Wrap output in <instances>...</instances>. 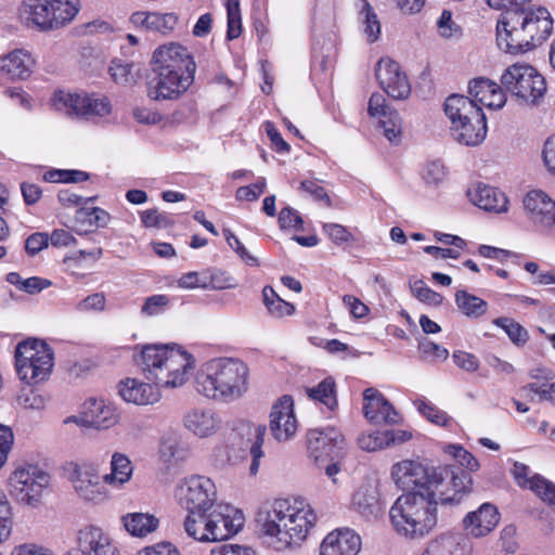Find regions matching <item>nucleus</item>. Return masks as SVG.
Here are the masks:
<instances>
[{"mask_svg": "<svg viewBox=\"0 0 555 555\" xmlns=\"http://www.w3.org/2000/svg\"><path fill=\"white\" fill-rule=\"evenodd\" d=\"M134 64L127 63L121 60L115 59L112 61L108 73L112 79L117 83H128L133 81L135 75L133 74Z\"/></svg>", "mask_w": 555, "mask_h": 555, "instance_id": "nucleus-52", "label": "nucleus"}, {"mask_svg": "<svg viewBox=\"0 0 555 555\" xmlns=\"http://www.w3.org/2000/svg\"><path fill=\"white\" fill-rule=\"evenodd\" d=\"M504 90L519 104L538 105L546 92L545 78L529 64H513L501 76Z\"/></svg>", "mask_w": 555, "mask_h": 555, "instance_id": "nucleus-9", "label": "nucleus"}, {"mask_svg": "<svg viewBox=\"0 0 555 555\" xmlns=\"http://www.w3.org/2000/svg\"><path fill=\"white\" fill-rule=\"evenodd\" d=\"M112 472L106 474L103 479L109 485H122L128 481L132 474V465L130 460L120 453H115L111 461Z\"/></svg>", "mask_w": 555, "mask_h": 555, "instance_id": "nucleus-43", "label": "nucleus"}, {"mask_svg": "<svg viewBox=\"0 0 555 555\" xmlns=\"http://www.w3.org/2000/svg\"><path fill=\"white\" fill-rule=\"evenodd\" d=\"M12 529V512L5 495L0 492V542L7 540Z\"/></svg>", "mask_w": 555, "mask_h": 555, "instance_id": "nucleus-59", "label": "nucleus"}, {"mask_svg": "<svg viewBox=\"0 0 555 555\" xmlns=\"http://www.w3.org/2000/svg\"><path fill=\"white\" fill-rule=\"evenodd\" d=\"M512 473L520 487H528L544 502L555 507V483L540 475L530 477L529 466L519 462L514 463Z\"/></svg>", "mask_w": 555, "mask_h": 555, "instance_id": "nucleus-23", "label": "nucleus"}, {"mask_svg": "<svg viewBox=\"0 0 555 555\" xmlns=\"http://www.w3.org/2000/svg\"><path fill=\"white\" fill-rule=\"evenodd\" d=\"M140 217L145 228L167 229L173 224L170 215L162 212L156 208L142 211Z\"/></svg>", "mask_w": 555, "mask_h": 555, "instance_id": "nucleus-53", "label": "nucleus"}, {"mask_svg": "<svg viewBox=\"0 0 555 555\" xmlns=\"http://www.w3.org/2000/svg\"><path fill=\"white\" fill-rule=\"evenodd\" d=\"M159 455L165 463L177 464L186 456V451L173 438H163L159 446Z\"/></svg>", "mask_w": 555, "mask_h": 555, "instance_id": "nucleus-48", "label": "nucleus"}, {"mask_svg": "<svg viewBox=\"0 0 555 555\" xmlns=\"http://www.w3.org/2000/svg\"><path fill=\"white\" fill-rule=\"evenodd\" d=\"M524 207L530 222L551 232L555 223V202L543 191H530L524 198Z\"/></svg>", "mask_w": 555, "mask_h": 555, "instance_id": "nucleus-16", "label": "nucleus"}, {"mask_svg": "<svg viewBox=\"0 0 555 555\" xmlns=\"http://www.w3.org/2000/svg\"><path fill=\"white\" fill-rule=\"evenodd\" d=\"M167 349V346L147 345L137 359L145 378L155 385L158 384V380H165L162 369Z\"/></svg>", "mask_w": 555, "mask_h": 555, "instance_id": "nucleus-28", "label": "nucleus"}, {"mask_svg": "<svg viewBox=\"0 0 555 555\" xmlns=\"http://www.w3.org/2000/svg\"><path fill=\"white\" fill-rule=\"evenodd\" d=\"M377 408V414L366 411V418L375 424L386 423L396 424L399 422V414L390 402L383 395H375V399L369 403L367 408Z\"/></svg>", "mask_w": 555, "mask_h": 555, "instance_id": "nucleus-41", "label": "nucleus"}, {"mask_svg": "<svg viewBox=\"0 0 555 555\" xmlns=\"http://www.w3.org/2000/svg\"><path fill=\"white\" fill-rule=\"evenodd\" d=\"M344 447L345 439L334 427L311 429L308 433V450L310 456L319 465L325 461H335L340 457Z\"/></svg>", "mask_w": 555, "mask_h": 555, "instance_id": "nucleus-12", "label": "nucleus"}, {"mask_svg": "<svg viewBox=\"0 0 555 555\" xmlns=\"http://www.w3.org/2000/svg\"><path fill=\"white\" fill-rule=\"evenodd\" d=\"M44 4L41 0H24L18 9V17L23 25L28 28L36 29L39 31H47L57 29V20H47V15L43 14Z\"/></svg>", "mask_w": 555, "mask_h": 555, "instance_id": "nucleus-30", "label": "nucleus"}, {"mask_svg": "<svg viewBox=\"0 0 555 555\" xmlns=\"http://www.w3.org/2000/svg\"><path fill=\"white\" fill-rule=\"evenodd\" d=\"M248 366L235 358L209 361L196 377V389L207 398L233 401L248 389Z\"/></svg>", "mask_w": 555, "mask_h": 555, "instance_id": "nucleus-7", "label": "nucleus"}, {"mask_svg": "<svg viewBox=\"0 0 555 555\" xmlns=\"http://www.w3.org/2000/svg\"><path fill=\"white\" fill-rule=\"evenodd\" d=\"M269 426L278 441H286L296 434L297 421L294 414V400L291 396L284 395L273 404Z\"/></svg>", "mask_w": 555, "mask_h": 555, "instance_id": "nucleus-17", "label": "nucleus"}, {"mask_svg": "<svg viewBox=\"0 0 555 555\" xmlns=\"http://www.w3.org/2000/svg\"><path fill=\"white\" fill-rule=\"evenodd\" d=\"M451 132L459 143L476 146L485 140L487 134L486 115L480 111L474 115V118L451 127Z\"/></svg>", "mask_w": 555, "mask_h": 555, "instance_id": "nucleus-29", "label": "nucleus"}, {"mask_svg": "<svg viewBox=\"0 0 555 555\" xmlns=\"http://www.w3.org/2000/svg\"><path fill=\"white\" fill-rule=\"evenodd\" d=\"M468 92L470 100L478 105L490 108H502L506 102L504 88L487 78H476L469 82Z\"/></svg>", "mask_w": 555, "mask_h": 555, "instance_id": "nucleus-25", "label": "nucleus"}, {"mask_svg": "<svg viewBox=\"0 0 555 555\" xmlns=\"http://www.w3.org/2000/svg\"><path fill=\"white\" fill-rule=\"evenodd\" d=\"M53 350L39 339L21 341L15 349V367L18 377L26 384L46 380L53 369Z\"/></svg>", "mask_w": 555, "mask_h": 555, "instance_id": "nucleus-8", "label": "nucleus"}, {"mask_svg": "<svg viewBox=\"0 0 555 555\" xmlns=\"http://www.w3.org/2000/svg\"><path fill=\"white\" fill-rule=\"evenodd\" d=\"M493 324L502 328L516 346H524L529 340L528 331L512 318H496L493 320Z\"/></svg>", "mask_w": 555, "mask_h": 555, "instance_id": "nucleus-46", "label": "nucleus"}, {"mask_svg": "<svg viewBox=\"0 0 555 555\" xmlns=\"http://www.w3.org/2000/svg\"><path fill=\"white\" fill-rule=\"evenodd\" d=\"M195 70L186 48L179 43L159 47L153 54L149 96L156 101L178 99L193 83Z\"/></svg>", "mask_w": 555, "mask_h": 555, "instance_id": "nucleus-5", "label": "nucleus"}, {"mask_svg": "<svg viewBox=\"0 0 555 555\" xmlns=\"http://www.w3.org/2000/svg\"><path fill=\"white\" fill-rule=\"evenodd\" d=\"M356 5L359 8V21L367 41H377L380 36V22L373 7L367 0H358Z\"/></svg>", "mask_w": 555, "mask_h": 555, "instance_id": "nucleus-39", "label": "nucleus"}, {"mask_svg": "<svg viewBox=\"0 0 555 555\" xmlns=\"http://www.w3.org/2000/svg\"><path fill=\"white\" fill-rule=\"evenodd\" d=\"M391 477L403 491L436 493L441 506H457L473 491V478L456 467H428L420 461L403 460L391 468Z\"/></svg>", "mask_w": 555, "mask_h": 555, "instance_id": "nucleus-2", "label": "nucleus"}, {"mask_svg": "<svg viewBox=\"0 0 555 555\" xmlns=\"http://www.w3.org/2000/svg\"><path fill=\"white\" fill-rule=\"evenodd\" d=\"M41 2L44 4L43 14L47 15V20H51L54 24L53 18H56L57 28L70 22L78 13L76 5L68 0H41Z\"/></svg>", "mask_w": 555, "mask_h": 555, "instance_id": "nucleus-38", "label": "nucleus"}, {"mask_svg": "<svg viewBox=\"0 0 555 555\" xmlns=\"http://www.w3.org/2000/svg\"><path fill=\"white\" fill-rule=\"evenodd\" d=\"M323 231L336 245L350 243L354 240L352 233L346 227L338 223H324Z\"/></svg>", "mask_w": 555, "mask_h": 555, "instance_id": "nucleus-56", "label": "nucleus"}, {"mask_svg": "<svg viewBox=\"0 0 555 555\" xmlns=\"http://www.w3.org/2000/svg\"><path fill=\"white\" fill-rule=\"evenodd\" d=\"M455 302L459 310L468 318L478 319L488 311V304L483 299L467 293L464 289L455 293Z\"/></svg>", "mask_w": 555, "mask_h": 555, "instance_id": "nucleus-40", "label": "nucleus"}, {"mask_svg": "<svg viewBox=\"0 0 555 555\" xmlns=\"http://www.w3.org/2000/svg\"><path fill=\"white\" fill-rule=\"evenodd\" d=\"M72 482L79 498L87 502L100 503L107 496L104 479L92 465H75Z\"/></svg>", "mask_w": 555, "mask_h": 555, "instance_id": "nucleus-15", "label": "nucleus"}, {"mask_svg": "<svg viewBox=\"0 0 555 555\" xmlns=\"http://www.w3.org/2000/svg\"><path fill=\"white\" fill-rule=\"evenodd\" d=\"M227 17H228V30L227 38L234 40L240 37L242 33V18L238 0L227 1Z\"/></svg>", "mask_w": 555, "mask_h": 555, "instance_id": "nucleus-50", "label": "nucleus"}, {"mask_svg": "<svg viewBox=\"0 0 555 555\" xmlns=\"http://www.w3.org/2000/svg\"><path fill=\"white\" fill-rule=\"evenodd\" d=\"M418 350L424 359H430L433 361H444L449 357V351L444 347L435 344L427 338L420 341Z\"/></svg>", "mask_w": 555, "mask_h": 555, "instance_id": "nucleus-57", "label": "nucleus"}, {"mask_svg": "<svg viewBox=\"0 0 555 555\" xmlns=\"http://www.w3.org/2000/svg\"><path fill=\"white\" fill-rule=\"evenodd\" d=\"M210 555H256V552L245 545L238 544H223L219 547L212 548Z\"/></svg>", "mask_w": 555, "mask_h": 555, "instance_id": "nucleus-64", "label": "nucleus"}, {"mask_svg": "<svg viewBox=\"0 0 555 555\" xmlns=\"http://www.w3.org/2000/svg\"><path fill=\"white\" fill-rule=\"evenodd\" d=\"M421 555H468V545L457 535L441 534L431 540Z\"/></svg>", "mask_w": 555, "mask_h": 555, "instance_id": "nucleus-35", "label": "nucleus"}, {"mask_svg": "<svg viewBox=\"0 0 555 555\" xmlns=\"http://www.w3.org/2000/svg\"><path fill=\"white\" fill-rule=\"evenodd\" d=\"M57 176V181L65 183H78L87 181L89 173L80 170H54L49 171L44 178L49 181H55L54 178Z\"/></svg>", "mask_w": 555, "mask_h": 555, "instance_id": "nucleus-62", "label": "nucleus"}, {"mask_svg": "<svg viewBox=\"0 0 555 555\" xmlns=\"http://www.w3.org/2000/svg\"><path fill=\"white\" fill-rule=\"evenodd\" d=\"M335 388V380L332 377H326L318 386L307 388L306 392L310 399L323 403L332 411L337 406Z\"/></svg>", "mask_w": 555, "mask_h": 555, "instance_id": "nucleus-42", "label": "nucleus"}, {"mask_svg": "<svg viewBox=\"0 0 555 555\" xmlns=\"http://www.w3.org/2000/svg\"><path fill=\"white\" fill-rule=\"evenodd\" d=\"M361 545V538L353 530L336 529L323 539L320 555H357Z\"/></svg>", "mask_w": 555, "mask_h": 555, "instance_id": "nucleus-21", "label": "nucleus"}, {"mask_svg": "<svg viewBox=\"0 0 555 555\" xmlns=\"http://www.w3.org/2000/svg\"><path fill=\"white\" fill-rule=\"evenodd\" d=\"M163 362V375L165 380H158L157 386L176 388L182 386L188 379V371L193 369L192 356L179 349H167Z\"/></svg>", "mask_w": 555, "mask_h": 555, "instance_id": "nucleus-18", "label": "nucleus"}, {"mask_svg": "<svg viewBox=\"0 0 555 555\" xmlns=\"http://www.w3.org/2000/svg\"><path fill=\"white\" fill-rule=\"evenodd\" d=\"M78 550L86 555H121L112 539L101 528L87 526L77 533Z\"/></svg>", "mask_w": 555, "mask_h": 555, "instance_id": "nucleus-20", "label": "nucleus"}, {"mask_svg": "<svg viewBox=\"0 0 555 555\" xmlns=\"http://www.w3.org/2000/svg\"><path fill=\"white\" fill-rule=\"evenodd\" d=\"M220 420L211 410L194 409L184 416V426L198 437H208L219 427Z\"/></svg>", "mask_w": 555, "mask_h": 555, "instance_id": "nucleus-33", "label": "nucleus"}, {"mask_svg": "<svg viewBox=\"0 0 555 555\" xmlns=\"http://www.w3.org/2000/svg\"><path fill=\"white\" fill-rule=\"evenodd\" d=\"M181 506L188 511L183 527L186 534L199 542H218L235 535L244 525L243 513L217 501L212 480L192 476L180 487Z\"/></svg>", "mask_w": 555, "mask_h": 555, "instance_id": "nucleus-1", "label": "nucleus"}, {"mask_svg": "<svg viewBox=\"0 0 555 555\" xmlns=\"http://www.w3.org/2000/svg\"><path fill=\"white\" fill-rule=\"evenodd\" d=\"M411 292L417 299L431 306H440L443 300L442 295L429 288L422 280L411 285Z\"/></svg>", "mask_w": 555, "mask_h": 555, "instance_id": "nucleus-54", "label": "nucleus"}, {"mask_svg": "<svg viewBox=\"0 0 555 555\" xmlns=\"http://www.w3.org/2000/svg\"><path fill=\"white\" fill-rule=\"evenodd\" d=\"M351 506L369 520L378 518L384 512L377 487L372 483H364L354 491Z\"/></svg>", "mask_w": 555, "mask_h": 555, "instance_id": "nucleus-26", "label": "nucleus"}, {"mask_svg": "<svg viewBox=\"0 0 555 555\" xmlns=\"http://www.w3.org/2000/svg\"><path fill=\"white\" fill-rule=\"evenodd\" d=\"M279 225L282 230L295 229L296 231L302 230V218L298 211L289 206L281 209L278 218Z\"/></svg>", "mask_w": 555, "mask_h": 555, "instance_id": "nucleus-60", "label": "nucleus"}, {"mask_svg": "<svg viewBox=\"0 0 555 555\" xmlns=\"http://www.w3.org/2000/svg\"><path fill=\"white\" fill-rule=\"evenodd\" d=\"M34 61L24 50H15L0 59V70L12 79H25L31 73Z\"/></svg>", "mask_w": 555, "mask_h": 555, "instance_id": "nucleus-34", "label": "nucleus"}, {"mask_svg": "<svg viewBox=\"0 0 555 555\" xmlns=\"http://www.w3.org/2000/svg\"><path fill=\"white\" fill-rule=\"evenodd\" d=\"M418 411L422 415H424L429 422L446 426L448 422L450 421V417L448 414L441 410H439L437 406L431 404L430 402L421 401L418 403Z\"/></svg>", "mask_w": 555, "mask_h": 555, "instance_id": "nucleus-61", "label": "nucleus"}, {"mask_svg": "<svg viewBox=\"0 0 555 555\" xmlns=\"http://www.w3.org/2000/svg\"><path fill=\"white\" fill-rule=\"evenodd\" d=\"M500 514L498 508L483 503L478 509L469 512L463 518V528L475 538H481L490 533L499 524Z\"/></svg>", "mask_w": 555, "mask_h": 555, "instance_id": "nucleus-22", "label": "nucleus"}, {"mask_svg": "<svg viewBox=\"0 0 555 555\" xmlns=\"http://www.w3.org/2000/svg\"><path fill=\"white\" fill-rule=\"evenodd\" d=\"M157 385H152L151 382L143 383L134 378H127L121 380L118 385V393L129 403L138 405L153 404L160 398Z\"/></svg>", "mask_w": 555, "mask_h": 555, "instance_id": "nucleus-27", "label": "nucleus"}, {"mask_svg": "<svg viewBox=\"0 0 555 555\" xmlns=\"http://www.w3.org/2000/svg\"><path fill=\"white\" fill-rule=\"evenodd\" d=\"M521 391L525 393L526 398L530 401H535V396H538V402L547 401L552 404H555V383H530L521 388Z\"/></svg>", "mask_w": 555, "mask_h": 555, "instance_id": "nucleus-47", "label": "nucleus"}, {"mask_svg": "<svg viewBox=\"0 0 555 555\" xmlns=\"http://www.w3.org/2000/svg\"><path fill=\"white\" fill-rule=\"evenodd\" d=\"M386 430H376L367 435H362L358 439V444L362 450L373 452L391 444L392 436H388Z\"/></svg>", "mask_w": 555, "mask_h": 555, "instance_id": "nucleus-49", "label": "nucleus"}, {"mask_svg": "<svg viewBox=\"0 0 555 555\" xmlns=\"http://www.w3.org/2000/svg\"><path fill=\"white\" fill-rule=\"evenodd\" d=\"M266 430L267 428L263 425L251 424L246 426V446L248 447L249 454L251 456V463L249 466V474L251 476H255L258 473L260 459L263 456L262 444Z\"/></svg>", "mask_w": 555, "mask_h": 555, "instance_id": "nucleus-36", "label": "nucleus"}, {"mask_svg": "<svg viewBox=\"0 0 555 555\" xmlns=\"http://www.w3.org/2000/svg\"><path fill=\"white\" fill-rule=\"evenodd\" d=\"M118 421L119 414L111 402L90 398L83 403L80 416H68L64 423H76L85 427L107 429L116 425Z\"/></svg>", "mask_w": 555, "mask_h": 555, "instance_id": "nucleus-14", "label": "nucleus"}, {"mask_svg": "<svg viewBox=\"0 0 555 555\" xmlns=\"http://www.w3.org/2000/svg\"><path fill=\"white\" fill-rule=\"evenodd\" d=\"M125 529L134 537H145L158 527V519L150 514L131 513L122 516Z\"/></svg>", "mask_w": 555, "mask_h": 555, "instance_id": "nucleus-37", "label": "nucleus"}, {"mask_svg": "<svg viewBox=\"0 0 555 555\" xmlns=\"http://www.w3.org/2000/svg\"><path fill=\"white\" fill-rule=\"evenodd\" d=\"M369 114L379 118L380 127L385 137L391 142L397 143L401 137V118L399 113L386 104V100L380 93H373L369 101Z\"/></svg>", "mask_w": 555, "mask_h": 555, "instance_id": "nucleus-19", "label": "nucleus"}, {"mask_svg": "<svg viewBox=\"0 0 555 555\" xmlns=\"http://www.w3.org/2000/svg\"><path fill=\"white\" fill-rule=\"evenodd\" d=\"M375 76L380 88L395 100H405L411 93V83L398 62L382 57L375 67Z\"/></svg>", "mask_w": 555, "mask_h": 555, "instance_id": "nucleus-13", "label": "nucleus"}, {"mask_svg": "<svg viewBox=\"0 0 555 555\" xmlns=\"http://www.w3.org/2000/svg\"><path fill=\"white\" fill-rule=\"evenodd\" d=\"M438 505L440 499L436 493L408 492L392 504L389 517L397 533L409 539H422L437 527Z\"/></svg>", "mask_w": 555, "mask_h": 555, "instance_id": "nucleus-6", "label": "nucleus"}, {"mask_svg": "<svg viewBox=\"0 0 555 555\" xmlns=\"http://www.w3.org/2000/svg\"><path fill=\"white\" fill-rule=\"evenodd\" d=\"M54 105L64 109L68 115L89 118L91 116H106L111 113V104L105 96L89 94H73L64 91L55 92Z\"/></svg>", "mask_w": 555, "mask_h": 555, "instance_id": "nucleus-11", "label": "nucleus"}, {"mask_svg": "<svg viewBox=\"0 0 555 555\" xmlns=\"http://www.w3.org/2000/svg\"><path fill=\"white\" fill-rule=\"evenodd\" d=\"M446 177L444 165L439 160L428 163L423 170V178L428 184H438Z\"/></svg>", "mask_w": 555, "mask_h": 555, "instance_id": "nucleus-63", "label": "nucleus"}, {"mask_svg": "<svg viewBox=\"0 0 555 555\" xmlns=\"http://www.w3.org/2000/svg\"><path fill=\"white\" fill-rule=\"evenodd\" d=\"M50 476L36 465L18 467L10 477V492L15 499L29 506H36Z\"/></svg>", "mask_w": 555, "mask_h": 555, "instance_id": "nucleus-10", "label": "nucleus"}, {"mask_svg": "<svg viewBox=\"0 0 555 555\" xmlns=\"http://www.w3.org/2000/svg\"><path fill=\"white\" fill-rule=\"evenodd\" d=\"M439 33L444 38H457L462 35V28L453 22L452 13L443 10L437 21Z\"/></svg>", "mask_w": 555, "mask_h": 555, "instance_id": "nucleus-58", "label": "nucleus"}, {"mask_svg": "<svg viewBox=\"0 0 555 555\" xmlns=\"http://www.w3.org/2000/svg\"><path fill=\"white\" fill-rule=\"evenodd\" d=\"M262 297L263 304L267 307L269 313L274 318L291 315L295 311V307L282 299L269 285L263 287Z\"/></svg>", "mask_w": 555, "mask_h": 555, "instance_id": "nucleus-44", "label": "nucleus"}, {"mask_svg": "<svg viewBox=\"0 0 555 555\" xmlns=\"http://www.w3.org/2000/svg\"><path fill=\"white\" fill-rule=\"evenodd\" d=\"M315 521L314 511L301 498L276 499L262 507L256 517L261 532L275 539L278 550L299 545Z\"/></svg>", "mask_w": 555, "mask_h": 555, "instance_id": "nucleus-3", "label": "nucleus"}, {"mask_svg": "<svg viewBox=\"0 0 555 555\" xmlns=\"http://www.w3.org/2000/svg\"><path fill=\"white\" fill-rule=\"evenodd\" d=\"M130 21L133 25L143 27L146 30L166 34L175 28L178 16L175 13L134 12Z\"/></svg>", "mask_w": 555, "mask_h": 555, "instance_id": "nucleus-32", "label": "nucleus"}, {"mask_svg": "<svg viewBox=\"0 0 555 555\" xmlns=\"http://www.w3.org/2000/svg\"><path fill=\"white\" fill-rule=\"evenodd\" d=\"M170 302L167 295H152L147 297L141 308V313L146 317L157 315L166 310Z\"/></svg>", "mask_w": 555, "mask_h": 555, "instance_id": "nucleus-55", "label": "nucleus"}, {"mask_svg": "<svg viewBox=\"0 0 555 555\" xmlns=\"http://www.w3.org/2000/svg\"><path fill=\"white\" fill-rule=\"evenodd\" d=\"M76 219L78 222L88 221L98 228H104L111 220L109 214L100 207H81L76 212Z\"/></svg>", "mask_w": 555, "mask_h": 555, "instance_id": "nucleus-51", "label": "nucleus"}, {"mask_svg": "<svg viewBox=\"0 0 555 555\" xmlns=\"http://www.w3.org/2000/svg\"><path fill=\"white\" fill-rule=\"evenodd\" d=\"M467 196L475 206L485 211L495 214L507 211L508 199L498 188L479 182L468 189Z\"/></svg>", "mask_w": 555, "mask_h": 555, "instance_id": "nucleus-24", "label": "nucleus"}, {"mask_svg": "<svg viewBox=\"0 0 555 555\" xmlns=\"http://www.w3.org/2000/svg\"><path fill=\"white\" fill-rule=\"evenodd\" d=\"M553 33V18L544 7L503 12L496 24L498 47L509 54L531 51Z\"/></svg>", "mask_w": 555, "mask_h": 555, "instance_id": "nucleus-4", "label": "nucleus"}, {"mask_svg": "<svg viewBox=\"0 0 555 555\" xmlns=\"http://www.w3.org/2000/svg\"><path fill=\"white\" fill-rule=\"evenodd\" d=\"M480 111L482 108L474 100L460 94H452L444 102V112L451 121V127L474 118V115Z\"/></svg>", "mask_w": 555, "mask_h": 555, "instance_id": "nucleus-31", "label": "nucleus"}, {"mask_svg": "<svg viewBox=\"0 0 555 555\" xmlns=\"http://www.w3.org/2000/svg\"><path fill=\"white\" fill-rule=\"evenodd\" d=\"M444 451L446 453L452 455V457L459 464V466L446 465L444 467L460 468L464 473L468 474L470 477V473L478 470L480 467L479 462L476 460V457L461 446L449 444L448 447H446Z\"/></svg>", "mask_w": 555, "mask_h": 555, "instance_id": "nucleus-45", "label": "nucleus"}]
</instances>
